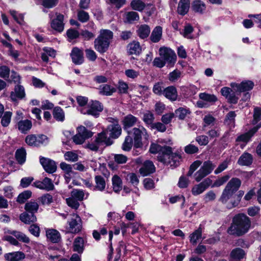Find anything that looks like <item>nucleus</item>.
Returning <instances> with one entry per match:
<instances>
[{"mask_svg":"<svg viewBox=\"0 0 261 261\" xmlns=\"http://www.w3.org/2000/svg\"><path fill=\"white\" fill-rule=\"evenodd\" d=\"M24 208L27 212L35 215L38 210L39 205L37 202L31 201L25 203Z\"/></svg>","mask_w":261,"mask_h":261,"instance_id":"ea45409f","label":"nucleus"},{"mask_svg":"<svg viewBox=\"0 0 261 261\" xmlns=\"http://www.w3.org/2000/svg\"><path fill=\"white\" fill-rule=\"evenodd\" d=\"M25 141L30 146H37V135H28L26 137Z\"/></svg>","mask_w":261,"mask_h":261,"instance_id":"052dcab7","label":"nucleus"},{"mask_svg":"<svg viewBox=\"0 0 261 261\" xmlns=\"http://www.w3.org/2000/svg\"><path fill=\"white\" fill-rule=\"evenodd\" d=\"M42 205H49L53 202V196L48 193L45 194L39 198Z\"/></svg>","mask_w":261,"mask_h":261,"instance_id":"864d4df0","label":"nucleus"},{"mask_svg":"<svg viewBox=\"0 0 261 261\" xmlns=\"http://www.w3.org/2000/svg\"><path fill=\"white\" fill-rule=\"evenodd\" d=\"M32 192L30 191L27 190L20 193L17 197V202L20 203H24L27 199L31 197Z\"/></svg>","mask_w":261,"mask_h":261,"instance_id":"5fc2aeb1","label":"nucleus"},{"mask_svg":"<svg viewBox=\"0 0 261 261\" xmlns=\"http://www.w3.org/2000/svg\"><path fill=\"white\" fill-rule=\"evenodd\" d=\"M73 251L81 253L84 249V241L83 238L79 237L74 239L73 245Z\"/></svg>","mask_w":261,"mask_h":261,"instance_id":"2f4dec72","label":"nucleus"},{"mask_svg":"<svg viewBox=\"0 0 261 261\" xmlns=\"http://www.w3.org/2000/svg\"><path fill=\"white\" fill-rule=\"evenodd\" d=\"M68 226L65 230V233H71L76 234L82 229L83 223L81 217L76 214H72L70 215V218L67 221Z\"/></svg>","mask_w":261,"mask_h":261,"instance_id":"20e7f679","label":"nucleus"},{"mask_svg":"<svg viewBox=\"0 0 261 261\" xmlns=\"http://www.w3.org/2000/svg\"><path fill=\"white\" fill-rule=\"evenodd\" d=\"M202 237V229L199 227L190 236V241L193 245H196L197 241Z\"/></svg>","mask_w":261,"mask_h":261,"instance_id":"a18cd8bd","label":"nucleus"},{"mask_svg":"<svg viewBox=\"0 0 261 261\" xmlns=\"http://www.w3.org/2000/svg\"><path fill=\"white\" fill-rule=\"evenodd\" d=\"M67 205L70 207L77 210L80 206L79 201L71 196L66 199Z\"/></svg>","mask_w":261,"mask_h":261,"instance_id":"bf43d9fd","label":"nucleus"},{"mask_svg":"<svg viewBox=\"0 0 261 261\" xmlns=\"http://www.w3.org/2000/svg\"><path fill=\"white\" fill-rule=\"evenodd\" d=\"M70 56L72 62L76 65H80L84 62L83 53L82 50L77 47L72 49Z\"/></svg>","mask_w":261,"mask_h":261,"instance_id":"6ab92c4d","label":"nucleus"},{"mask_svg":"<svg viewBox=\"0 0 261 261\" xmlns=\"http://www.w3.org/2000/svg\"><path fill=\"white\" fill-rule=\"evenodd\" d=\"M150 33L149 27L147 24H142L138 27L137 34L142 39H144L148 37Z\"/></svg>","mask_w":261,"mask_h":261,"instance_id":"72a5a7b5","label":"nucleus"},{"mask_svg":"<svg viewBox=\"0 0 261 261\" xmlns=\"http://www.w3.org/2000/svg\"><path fill=\"white\" fill-rule=\"evenodd\" d=\"M128 50L130 54L139 55L141 52V47L138 42L133 41L127 46Z\"/></svg>","mask_w":261,"mask_h":261,"instance_id":"c9c22d12","label":"nucleus"},{"mask_svg":"<svg viewBox=\"0 0 261 261\" xmlns=\"http://www.w3.org/2000/svg\"><path fill=\"white\" fill-rule=\"evenodd\" d=\"M261 120V107H255L253 111L252 123L255 124Z\"/></svg>","mask_w":261,"mask_h":261,"instance_id":"680f3d73","label":"nucleus"},{"mask_svg":"<svg viewBox=\"0 0 261 261\" xmlns=\"http://www.w3.org/2000/svg\"><path fill=\"white\" fill-rule=\"evenodd\" d=\"M159 53L160 56L169 65L172 66L174 64L176 60V55L173 50L163 47L160 48Z\"/></svg>","mask_w":261,"mask_h":261,"instance_id":"0eeeda50","label":"nucleus"},{"mask_svg":"<svg viewBox=\"0 0 261 261\" xmlns=\"http://www.w3.org/2000/svg\"><path fill=\"white\" fill-rule=\"evenodd\" d=\"M190 114L189 109L180 107L175 111L174 114L180 120H184L188 114Z\"/></svg>","mask_w":261,"mask_h":261,"instance_id":"79ce46f5","label":"nucleus"},{"mask_svg":"<svg viewBox=\"0 0 261 261\" xmlns=\"http://www.w3.org/2000/svg\"><path fill=\"white\" fill-rule=\"evenodd\" d=\"M8 232L14 236L16 238L20 241L25 243L30 242V239L24 233L16 230L8 231Z\"/></svg>","mask_w":261,"mask_h":261,"instance_id":"58836bf2","label":"nucleus"},{"mask_svg":"<svg viewBox=\"0 0 261 261\" xmlns=\"http://www.w3.org/2000/svg\"><path fill=\"white\" fill-rule=\"evenodd\" d=\"M133 137L134 140V147L138 148L142 146V136L146 135V129L143 126L139 125L138 127H134L132 130Z\"/></svg>","mask_w":261,"mask_h":261,"instance_id":"1a4fd4ad","label":"nucleus"},{"mask_svg":"<svg viewBox=\"0 0 261 261\" xmlns=\"http://www.w3.org/2000/svg\"><path fill=\"white\" fill-rule=\"evenodd\" d=\"M245 251L240 248H236L233 249L230 253V261H240L245 256Z\"/></svg>","mask_w":261,"mask_h":261,"instance_id":"a878e982","label":"nucleus"},{"mask_svg":"<svg viewBox=\"0 0 261 261\" xmlns=\"http://www.w3.org/2000/svg\"><path fill=\"white\" fill-rule=\"evenodd\" d=\"M235 192L225 187L219 200L223 203H226L229 199L231 198Z\"/></svg>","mask_w":261,"mask_h":261,"instance_id":"e433bc0d","label":"nucleus"},{"mask_svg":"<svg viewBox=\"0 0 261 261\" xmlns=\"http://www.w3.org/2000/svg\"><path fill=\"white\" fill-rule=\"evenodd\" d=\"M191 8L195 12L203 14L205 10L206 6L201 0H195L192 3Z\"/></svg>","mask_w":261,"mask_h":261,"instance_id":"bb28decb","label":"nucleus"},{"mask_svg":"<svg viewBox=\"0 0 261 261\" xmlns=\"http://www.w3.org/2000/svg\"><path fill=\"white\" fill-rule=\"evenodd\" d=\"M56 18H54V14L51 12L49 14V17L50 19V26L53 29L59 32H62L64 30V16L62 14L56 13Z\"/></svg>","mask_w":261,"mask_h":261,"instance_id":"6e6552de","label":"nucleus"},{"mask_svg":"<svg viewBox=\"0 0 261 261\" xmlns=\"http://www.w3.org/2000/svg\"><path fill=\"white\" fill-rule=\"evenodd\" d=\"M199 96L201 100L211 103H214L217 100V97L214 94L201 93L199 94Z\"/></svg>","mask_w":261,"mask_h":261,"instance_id":"49530a36","label":"nucleus"},{"mask_svg":"<svg viewBox=\"0 0 261 261\" xmlns=\"http://www.w3.org/2000/svg\"><path fill=\"white\" fill-rule=\"evenodd\" d=\"M142 119L145 123L151 127L154 120V115L151 112L147 111L144 113Z\"/></svg>","mask_w":261,"mask_h":261,"instance_id":"a19ab883","label":"nucleus"},{"mask_svg":"<svg viewBox=\"0 0 261 261\" xmlns=\"http://www.w3.org/2000/svg\"><path fill=\"white\" fill-rule=\"evenodd\" d=\"M216 165L210 161H205L199 170L194 174L195 179L200 181L204 177L210 174L215 169Z\"/></svg>","mask_w":261,"mask_h":261,"instance_id":"39448f33","label":"nucleus"},{"mask_svg":"<svg viewBox=\"0 0 261 261\" xmlns=\"http://www.w3.org/2000/svg\"><path fill=\"white\" fill-rule=\"evenodd\" d=\"M236 115L233 111L229 112L226 115L225 120V123L230 125V127H234V118Z\"/></svg>","mask_w":261,"mask_h":261,"instance_id":"6e6d98bb","label":"nucleus"},{"mask_svg":"<svg viewBox=\"0 0 261 261\" xmlns=\"http://www.w3.org/2000/svg\"><path fill=\"white\" fill-rule=\"evenodd\" d=\"M126 19L129 23H132L134 21H137L139 19V16L138 13L131 11L128 12L126 15Z\"/></svg>","mask_w":261,"mask_h":261,"instance_id":"13d9d810","label":"nucleus"},{"mask_svg":"<svg viewBox=\"0 0 261 261\" xmlns=\"http://www.w3.org/2000/svg\"><path fill=\"white\" fill-rule=\"evenodd\" d=\"M138 122H139V120L135 116L131 114L126 116L123 120L124 129H127L137 124Z\"/></svg>","mask_w":261,"mask_h":261,"instance_id":"cd10ccee","label":"nucleus"},{"mask_svg":"<svg viewBox=\"0 0 261 261\" xmlns=\"http://www.w3.org/2000/svg\"><path fill=\"white\" fill-rule=\"evenodd\" d=\"M16 126L21 133L26 134L31 129L32 122L30 120L24 119L16 123Z\"/></svg>","mask_w":261,"mask_h":261,"instance_id":"aec40b11","label":"nucleus"},{"mask_svg":"<svg viewBox=\"0 0 261 261\" xmlns=\"http://www.w3.org/2000/svg\"><path fill=\"white\" fill-rule=\"evenodd\" d=\"M40 163L44 169L48 173H53L57 170V165L55 162L49 159L40 157Z\"/></svg>","mask_w":261,"mask_h":261,"instance_id":"9b49d317","label":"nucleus"},{"mask_svg":"<svg viewBox=\"0 0 261 261\" xmlns=\"http://www.w3.org/2000/svg\"><path fill=\"white\" fill-rule=\"evenodd\" d=\"M230 178L228 175H225L215 181L213 187H218L224 184Z\"/></svg>","mask_w":261,"mask_h":261,"instance_id":"69168bd1","label":"nucleus"},{"mask_svg":"<svg viewBox=\"0 0 261 261\" xmlns=\"http://www.w3.org/2000/svg\"><path fill=\"white\" fill-rule=\"evenodd\" d=\"M252 156L249 153H244L239 159L238 163L242 166H248L252 163Z\"/></svg>","mask_w":261,"mask_h":261,"instance_id":"473e14b6","label":"nucleus"},{"mask_svg":"<svg viewBox=\"0 0 261 261\" xmlns=\"http://www.w3.org/2000/svg\"><path fill=\"white\" fill-rule=\"evenodd\" d=\"M116 123L110 125L108 129L109 130L110 137L113 138H117L122 132L121 126L118 123L117 120L115 121Z\"/></svg>","mask_w":261,"mask_h":261,"instance_id":"5701e85b","label":"nucleus"},{"mask_svg":"<svg viewBox=\"0 0 261 261\" xmlns=\"http://www.w3.org/2000/svg\"><path fill=\"white\" fill-rule=\"evenodd\" d=\"M155 171V166L153 162L149 160L145 161L142 166L139 169V173L143 176H147L153 173Z\"/></svg>","mask_w":261,"mask_h":261,"instance_id":"f8f14e48","label":"nucleus"},{"mask_svg":"<svg viewBox=\"0 0 261 261\" xmlns=\"http://www.w3.org/2000/svg\"><path fill=\"white\" fill-rule=\"evenodd\" d=\"M211 182V179L206 178L199 184L194 186L192 190V194L194 195L201 194L210 186Z\"/></svg>","mask_w":261,"mask_h":261,"instance_id":"2eb2a0df","label":"nucleus"},{"mask_svg":"<svg viewBox=\"0 0 261 261\" xmlns=\"http://www.w3.org/2000/svg\"><path fill=\"white\" fill-rule=\"evenodd\" d=\"M190 5V0H180L177 7L178 13L182 16L186 14L189 11Z\"/></svg>","mask_w":261,"mask_h":261,"instance_id":"393cba45","label":"nucleus"},{"mask_svg":"<svg viewBox=\"0 0 261 261\" xmlns=\"http://www.w3.org/2000/svg\"><path fill=\"white\" fill-rule=\"evenodd\" d=\"M19 219L22 222L28 224L34 223L37 220L36 217L34 214H31L27 211L20 215Z\"/></svg>","mask_w":261,"mask_h":261,"instance_id":"c756f323","label":"nucleus"},{"mask_svg":"<svg viewBox=\"0 0 261 261\" xmlns=\"http://www.w3.org/2000/svg\"><path fill=\"white\" fill-rule=\"evenodd\" d=\"M26 151L25 150L21 148L17 149L15 152V158L17 161L20 164H23L26 159Z\"/></svg>","mask_w":261,"mask_h":261,"instance_id":"37998d69","label":"nucleus"},{"mask_svg":"<svg viewBox=\"0 0 261 261\" xmlns=\"http://www.w3.org/2000/svg\"><path fill=\"white\" fill-rule=\"evenodd\" d=\"M133 139L129 136L126 137L124 142L122 144V148L124 151H129L132 147Z\"/></svg>","mask_w":261,"mask_h":261,"instance_id":"4d7b16f0","label":"nucleus"},{"mask_svg":"<svg viewBox=\"0 0 261 261\" xmlns=\"http://www.w3.org/2000/svg\"><path fill=\"white\" fill-rule=\"evenodd\" d=\"M98 90L101 95L111 96L116 91V89L110 85L104 84L99 86Z\"/></svg>","mask_w":261,"mask_h":261,"instance_id":"412c9836","label":"nucleus"},{"mask_svg":"<svg viewBox=\"0 0 261 261\" xmlns=\"http://www.w3.org/2000/svg\"><path fill=\"white\" fill-rule=\"evenodd\" d=\"M241 183L239 178L233 177L228 181L225 187L236 193L240 188Z\"/></svg>","mask_w":261,"mask_h":261,"instance_id":"c85d7f7f","label":"nucleus"},{"mask_svg":"<svg viewBox=\"0 0 261 261\" xmlns=\"http://www.w3.org/2000/svg\"><path fill=\"white\" fill-rule=\"evenodd\" d=\"M162 36V28L160 26H156L153 30L150 39L153 43L158 42Z\"/></svg>","mask_w":261,"mask_h":261,"instance_id":"7c9ffc66","label":"nucleus"},{"mask_svg":"<svg viewBox=\"0 0 261 261\" xmlns=\"http://www.w3.org/2000/svg\"><path fill=\"white\" fill-rule=\"evenodd\" d=\"M215 120V118L211 115H205L203 118V126L206 127L209 125H214Z\"/></svg>","mask_w":261,"mask_h":261,"instance_id":"774afa93","label":"nucleus"},{"mask_svg":"<svg viewBox=\"0 0 261 261\" xmlns=\"http://www.w3.org/2000/svg\"><path fill=\"white\" fill-rule=\"evenodd\" d=\"M103 110V106L101 102L97 100H92L89 104L87 110L84 108L80 109L81 112L84 114H88L94 117H98L99 113Z\"/></svg>","mask_w":261,"mask_h":261,"instance_id":"423d86ee","label":"nucleus"},{"mask_svg":"<svg viewBox=\"0 0 261 261\" xmlns=\"http://www.w3.org/2000/svg\"><path fill=\"white\" fill-rule=\"evenodd\" d=\"M10 13L17 22L21 24L23 22V16L22 14H19L15 10H11Z\"/></svg>","mask_w":261,"mask_h":261,"instance_id":"e2e57ef3","label":"nucleus"},{"mask_svg":"<svg viewBox=\"0 0 261 261\" xmlns=\"http://www.w3.org/2000/svg\"><path fill=\"white\" fill-rule=\"evenodd\" d=\"M181 72L178 69H175L170 72L168 74V79L172 83L176 82L180 79Z\"/></svg>","mask_w":261,"mask_h":261,"instance_id":"8fccbe9b","label":"nucleus"},{"mask_svg":"<svg viewBox=\"0 0 261 261\" xmlns=\"http://www.w3.org/2000/svg\"><path fill=\"white\" fill-rule=\"evenodd\" d=\"M253 135L254 134L250 129L248 132L238 136L236 139V141L247 143L249 141L250 139L253 136Z\"/></svg>","mask_w":261,"mask_h":261,"instance_id":"603ef678","label":"nucleus"},{"mask_svg":"<svg viewBox=\"0 0 261 261\" xmlns=\"http://www.w3.org/2000/svg\"><path fill=\"white\" fill-rule=\"evenodd\" d=\"M163 95L171 101H174L178 96L177 89L173 86H168L163 89Z\"/></svg>","mask_w":261,"mask_h":261,"instance_id":"f3484780","label":"nucleus"},{"mask_svg":"<svg viewBox=\"0 0 261 261\" xmlns=\"http://www.w3.org/2000/svg\"><path fill=\"white\" fill-rule=\"evenodd\" d=\"M181 161V154L179 152H173L172 148L170 147L169 152L160 156V162L164 165H170L172 168L179 166Z\"/></svg>","mask_w":261,"mask_h":261,"instance_id":"7ed1b4c3","label":"nucleus"},{"mask_svg":"<svg viewBox=\"0 0 261 261\" xmlns=\"http://www.w3.org/2000/svg\"><path fill=\"white\" fill-rule=\"evenodd\" d=\"M25 254L21 251H16L5 254L4 257L7 261H19L25 258Z\"/></svg>","mask_w":261,"mask_h":261,"instance_id":"4be33fe9","label":"nucleus"},{"mask_svg":"<svg viewBox=\"0 0 261 261\" xmlns=\"http://www.w3.org/2000/svg\"><path fill=\"white\" fill-rule=\"evenodd\" d=\"M251 227L249 218L244 214L236 215L232 219L227 232L230 235L241 237L246 234Z\"/></svg>","mask_w":261,"mask_h":261,"instance_id":"f257e3e1","label":"nucleus"},{"mask_svg":"<svg viewBox=\"0 0 261 261\" xmlns=\"http://www.w3.org/2000/svg\"><path fill=\"white\" fill-rule=\"evenodd\" d=\"M170 151V146L164 145L162 146L156 143H151L149 148L150 153L155 154L158 153V160L160 162V156L168 153Z\"/></svg>","mask_w":261,"mask_h":261,"instance_id":"9d476101","label":"nucleus"},{"mask_svg":"<svg viewBox=\"0 0 261 261\" xmlns=\"http://www.w3.org/2000/svg\"><path fill=\"white\" fill-rule=\"evenodd\" d=\"M77 132L86 139L91 138L93 135L91 130L83 125H81L77 128Z\"/></svg>","mask_w":261,"mask_h":261,"instance_id":"de8ad7c7","label":"nucleus"},{"mask_svg":"<svg viewBox=\"0 0 261 261\" xmlns=\"http://www.w3.org/2000/svg\"><path fill=\"white\" fill-rule=\"evenodd\" d=\"M113 190L116 193L119 192L122 188V181L120 177L117 175H115L112 178Z\"/></svg>","mask_w":261,"mask_h":261,"instance_id":"f704fd0d","label":"nucleus"},{"mask_svg":"<svg viewBox=\"0 0 261 261\" xmlns=\"http://www.w3.org/2000/svg\"><path fill=\"white\" fill-rule=\"evenodd\" d=\"M53 115L57 121L63 122L64 120L65 113L63 109L60 107H56L54 109Z\"/></svg>","mask_w":261,"mask_h":261,"instance_id":"4c0bfd02","label":"nucleus"},{"mask_svg":"<svg viewBox=\"0 0 261 261\" xmlns=\"http://www.w3.org/2000/svg\"><path fill=\"white\" fill-rule=\"evenodd\" d=\"M85 195V192L80 189H74L71 192V196L79 201H82L84 200Z\"/></svg>","mask_w":261,"mask_h":261,"instance_id":"09e8293b","label":"nucleus"},{"mask_svg":"<svg viewBox=\"0 0 261 261\" xmlns=\"http://www.w3.org/2000/svg\"><path fill=\"white\" fill-rule=\"evenodd\" d=\"M113 37V33L109 30H101L99 35L94 40V48L100 53H104L109 48Z\"/></svg>","mask_w":261,"mask_h":261,"instance_id":"f03ea898","label":"nucleus"},{"mask_svg":"<svg viewBox=\"0 0 261 261\" xmlns=\"http://www.w3.org/2000/svg\"><path fill=\"white\" fill-rule=\"evenodd\" d=\"M132 8L136 11H142L146 7V4L142 0H133L130 3Z\"/></svg>","mask_w":261,"mask_h":261,"instance_id":"c03bdc74","label":"nucleus"},{"mask_svg":"<svg viewBox=\"0 0 261 261\" xmlns=\"http://www.w3.org/2000/svg\"><path fill=\"white\" fill-rule=\"evenodd\" d=\"M77 17L82 22H87L89 19L88 13L83 10H80L77 12Z\"/></svg>","mask_w":261,"mask_h":261,"instance_id":"338daca9","label":"nucleus"},{"mask_svg":"<svg viewBox=\"0 0 261 261\" xmlns=\"http://www.w3.org/2000/svg\"><path fill=\"white\" fill-rule=\"evenodd\" d=\"M202 162L199 160L194 162L190 167L189 170L187 173L188 176H191L194 172L201 165Z\"/></svg>","mask_w":261,"mask_h":261,"instance_id":"0e129e2a","label":"nucleus"},{"mask_svg":"<svg viewBox=\"0 0 261 261\" xmlns=\"http://www.w3.org/2000/svg\"><path fill=\"white\" fill-rule=\"evenodd\" d=\"M94 140L99 146H109L112 144L111 139L108 137L106 130L98 133L95 136Z\"/></svg>","mask_w":261,"mask_h":261,"instance_id":"dca6fc26","label":"nucleus"},{"mask_svg":"<svg viewBox=\"0 0 261 261\" xmlns=\"http://www.w3.org/2000/svg\"><path fill=\"white\" fill-rule=\"evenodd\" d=\"M12 113L10 111H6L4 113L3 116L2 117L1 124L3 126H8L11 120Z\"/></svg>","mask_w":261,"mask_h":261,"instance_id":"3c124183","label":"nucleus"},{"mask_svg":"<svg viewBox=\"0 0 261 261\" xmlns=\"http://www.w3.org/2000/svg\"><path fill=\"white\" fill-rule=\"evenodd\" d=\"M25 96V90L24 87L17 84L15 86L13 91L10 94V98L13 101H17V99H22Z\"/></svg>","mask_w":261,"mask_h":261,"instance_id":"4468645a","label":"nucleus"},{"mask_svg":"<svg viewBox=\"0 0 261 261\" xmlns=\"http://www.w3.org/2000/svg\"><path fill=\"white\" fill-rule=\"evenodd\" d=\"M94 185L93 186L94 191L103 192L106 187V182L105 178L101 175H96L94 177Z\"/></svg>","mask_w":261,"mask_h":261,"instance_id":"a211bd4d","label":"nucleus"},{"mask_svg":"<svg viewBox=\"0 0 261 261\" xmlns=\"http://www.w3.org/2000/svg\"><path fill=\"white\" fill-rule=\"evenodd\" d=\"M47 239L53 243H58L61 239L60 232L54 229H50L46 231Z\"/></svg>","mask_w":261,"mask_h":261,"instance_id":"b1692460","label":"nucleus"},{"mask_svg":"<svg viewBox=\"0 0 261 261\" xmlns=\"http://www.w3.org/2000/svg\"><path fill=\"white\" fill-rule=\"evenodd\" d=\"M231 86L237 91L242 92L252 89L254 87V83L251 81H243L240 84H231Z\"/></svg>","mask_w":261,"mask_h":261,"instance_id":"ddd939ff","label":"nucleus"}]
</instances>
